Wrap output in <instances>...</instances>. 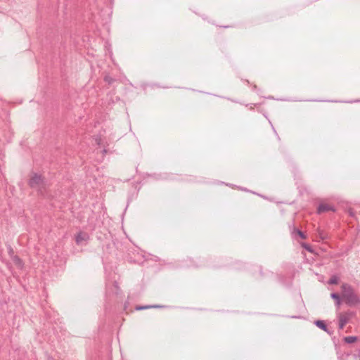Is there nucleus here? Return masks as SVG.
<instances>
[{"instance_id":"nucleus-1","label":"nucleus","mask_w":360,"mask_h":360,"mask_svg":"<svg viewBox=\"0 0 360 360\" xmlns=\"http://www.w3.org/2000/svg\"><path fill=\"white\" fill-rule=\"evenodd\" d=\"M342 299L349 307L360 305V295L354 288L348 283H342L341 285Z\"/></svg>"},{"instance_id":"nucleus-2","label":"nucleus","mask_w":360,"mask_h":360,"mask_svg":"<svg viewBox=\"0 0 360 360\" xmlns=\"http://www.w3.org/2000/svg\"><path fill=\"white\" fill-rule=\"evenodd\" d=\"M356 316V313L350 309L337 313L339 330H343L345 326Z\"/></svg>"},{"instance_id":"nucleus-3","label":"nucleus","mask_w":360,"mask_h":360,"mask_svg":"<svg viewBox=\"0 0 360 360\" xmlns=\"http://www.w3.org/2000/svg\"><path fill=\"white\" fill-rule=\"evenodd\" d=\"M44 177L37 173L32 174L28 184L32 188H39L44 184Z\"/></svg>"},{"instance_id":"nucleus-4","label":"nucleus","mask_w":360,"mask_h":360,"mask_svg":"<svg viewBox=\"0 0 360 360\" xmlns=\"http://www.w3.org/2000/svg\"><path fill=\"white\" fill-rule=\"evenodd\" d=\"M335 210L334 209L333 206L328 203H321L319 205L317 208V212L319 214H321L328 211L335 212Z\"/></svg>"},{"instance_id":"nucleus-5","label":"nucleus","mask_w":360,"mask_h":360,"mask_svg":"<svg viewBox=\"0 0 360 360\" xmlns=\"http://www.w3.org/2000/svg\"><path fill=\"white\" fill-rule=\"evenodd\" d=\"M86 234L82 232H79L77 234L75 237V241L77 244H79L82 243V241L86 240Z\"/></svg>"},{"instance_id":"nucleus-6","label":"nucleus","mask_w":360,"mask_h":360,"mask_svg":"<svg viewBox=\"0 0 360 360\" xmlns=\"http://www.w3.org/2000/svg\"><path fill=\"white\" fill-rule=\"evenodd\" d=\"M316 325L321 329L323 330L324 331L329 333L328 330V327L325 322L323 321H316Z\"/></svg>"},{"instance_id":"nucleus-7","label":"nucleus","mask_w":360,"mask_h":360,"mask_svg":"<svg viewBox=\"0 0 360 360\" xmlns=\"http://www.w3.org/2000/svg\"><path fill=\"white\" fill-rule=\"evenodd\" d=\"M13 262L15 263V264L20 269H22L24 266V263L22 262V260L19 258L18 257L15 256L14 258H13Z\"/></svg>"},{"instance_id":"nucleus-8","label":"nucleus","mask_w":360,"mask_h":360,"mask_svg":"<svg viewBox=\"0 0 360 360\" xmlns=\"http://www.w3.org/2000/svg\"><path fill=\"white\" fill-rule=\"evenodd\" d=\"M317 232H318V236L321 240H324L328 238V234L324 231L319 229Z\"/></svg>"},{"instance_id":"nucleus-9","label":"nucleus","mask_w":360,"mask_h":360,"mask_svg":"<svg viewBox=\"0 0 360 360\" xmlns=\"http://www.w3.org/2000/svg\"><path fill=\"white\" fill-rule=\"evenodd\" d=\"M328 283L330 285H336L339 283V278L337 276L333 275L330 277Z\"/></svg>"},{"instance_id":"nucleus-10","label":"nucleus","mask_w":360,"mask_h":360,"mask_svg":"<svg viewBox=\"0 0 360 360\" xmlns=\"http://www.w3.org/2000/svg\"><path fill=\"white\" fill-rule=\"evenodd\" d=\"M356 340L357 338L355 336H348L344 338V341L348 344L354 343L356 341Z\"/></svg>"},{"instance_id":"nucleus-11","label":"nucleus","mask_w":360,"mask_h":360,"mask_svg":"<svg viewBox=\"0 0 360 360\" xmlns=\"http://www.w3.org/2000/svg\"><path fill=\"white\" fill-rule=\"evenodd\" d=\"M330 297H331L335 300V301H337L338 300H339V299L342 298V294H341V295H340V294H338V293H337V292H333V293H331Z\"/></svg>"},{"instance_id":"nucleus-12","label":"nucleus","mask_w":360,"mask_h":360,"mask_svg":"<svg viewBox=\"0 0 360 360\" xmlns=\"http://www.w3.org/2000/svg\"><path fill=\"white\" fill-rule=\"evenodd\" d=\"M152 307H156V306H150V305H146V306H136L135 309L136 310H142V309H149V308H152Z\"/></svg>"},{"instance_id":"nucleus-13","label":"nucleus","mask_w":360,"mask_h":360,"mask_svg":"<svg viewBox=\"0 0 360 360\" xmlns=\"http://www.w3.org/2000/svg\"><path fill=\"white\" fill-rule=\"evenodd\" d=\"M302 247L306 250H307L308 252H311V253H313V250L311 248V247L308 245V244H306V243H304L302 244Z\"/></svg>"},{"instance_id":"nucleus-14","label":"nucleus","mask_w":360,"mask_h":360,"mask_svg":"<svg viewBox=\"0 0 360 360\" xmlns=\"http://www.w3.org/2000/svg\"><path fill=\"white\" fill-rule=\"evenodd\" d=\"M342 302H343L342 299L340 298L339 300H338L337 301H335V305L339 307L342 303Z\"/></svg>"},{"instance_id":"nucleus-15","label":"nucleus","mask_w":360,"mask_h":360,"mask_svg":"<svg viewBox=\"0 0 360 360\" xmlns=\"http://www.w3.org/2000/svg\"><path fill=\"white\" fill-rule=\"evenodd\" d=\"M298 234H299V236H300L302 238H303V239L306 238V237H305L304 234L302 231H298Z\"/></svg>"},{"instance_id":"nucleus-16","label":"nucleus","mask_w":360,"mask_h":360,"mask_svg":"<svg viewBox=\"0 0 360 360\" xmlns=\"http://www.w3.org/2000/svg\"><path fill=\"white\" fill-rule=\"evenodd\" d=\"M349 214H350L352 217H354V212H353V211H352V210H349Z\"/></svg>"},{"instance_id":"nucleus-17","label":"nucleus","mask_w":360,"mask_h":360,"mask_svg":"<svg viewBox=\"0 0 360 360\" xmlns=\"http://www.w3.org/2000/svg\"><path fill=\"white\" fill-rule=\"evenodd\" d=\"M101 139H96V142L98 144H100Z\"/></svg>"}]
</instances>
